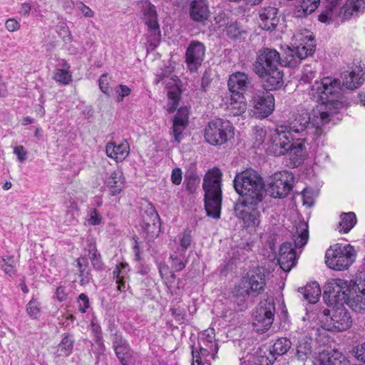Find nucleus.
Segmentation results:
<instances>
[{
	"label": "nucleus",
	"mask_w": 365,
	"mask_h": 365,
	"mask_svg": "<svg viewBox=\"0 0 365 365\" xmlns=\"http://www.w3.org/2000/svg\"><path fill=\"white\" fill-rule=\"evenodd\" d=\"M262 202H256L255 205L250 204L245 200H237L233 211L235 216L242 221L245 227H257L260 224L261 214L259 205Z\"/></svg>",
	"instance_id": "2eb2a0df"
},
{
	"label": "nucleus",
	"mask_w": 365,
	"mask_h": 365,
	"mask_svg": "<svg viewBox=\"0 0 365 365\" xmlns=\"http://www.w3.org/2000/svg\"><path fill=\"white\" fill-rule=\"evenodd\" d=\"M349 294L350 289L345 280L332 279L324 285L323 298L331 305H341L346 302Z\"/></svg>",
	"instance_id": "dca6fc26"
},
{
	"label": "nucleus",
	"mask_w": 365,
	"mask_h": 365,
	"mask_svg": "<svg viewBox=\"0 0 365 365\" xmlns=\"http://www.w3.org/2000/svg\"><path fill=\"white\" fill-rule=\"evenodd\" d=\"M205 347L200 343L196 346L195 344L190 345L191 354L192 361L191 365H204L209 364L210 360L208 357L212 354V359H215V355L218 351V344H205Z\"/></svg>",
	"instance_id": "412c9836"
},
{
	"label": "nucleus",
	"mask_w": 365,
	"mask_h": 365,
	"mask_svg": "<svg viewBox=\"0 0 365 365\" xmlns=\"http://www.w3.org/2000/svg\"><path fill=\"white\" fill-rule=\"evenodd\" d=\"M178 254L170 255L171 267L175 272H180L185 267V253L178 252Z\"/></svg>",
	"instance_id": "49530a36"
},
{
	"label": "nucleus",
	"mask_w": 365,
	"mask_h": 365,
	"mask_svg": "<svg viewBox=\"0 0 365 365\" xmlns=\"http://www.w3.org/2000/svg\"><path fill=\"white\" fill-rule=\"evenodd\" d=\"M204 136L209 144L215 146L221 145L233 138L234 127L228 120L216 118L206 125Z\"/></svg>",
	"instance_id": "9b49d317"
},
{
	"label": "nucleus",
	"mask_w": 365,
	"mask_h": 365,
	"mask_svg": "<svg viewBox=\"0 0 365 365\" xmlns=\"http://www.w3.org/2000/svg\"><path fill=\"white\" fill-rule=\"evenodd\" d=\"M76 262L78 267V275L81 277L80 284H88L92 279L88 258L85 256H81Z\"/></svg>",
	"instance_id": "f704fd0d"
},
{
	"label": "nucleus",
	"mask_w": 365,
	"mask_h": 365,
	"mask_svg": "<svg viewBox=\"0 0 365 365\" xmlns=\"http://www.w3.org/2000/svg\"><path fill=\"white\" fill-rule=\"evenodd\" d=\"M141 12L143 21L146 26L159 24L155 6L150 1H145L142 3Z\"/></svg>",
	"instance_id": "72a5a7b5"
},
{
	"label": "nucleus",
	"mask_w": 365,
	"mask_h": 365,
	"mask_svg": "<svg viewBox=\"0 0 365 365\" xmlns=\"http://www.w3.org/2000/svg\"><path fill=\"white\" fill-rule=\"evenodd\" d=\"M315 110L316 109L313 110L312 118H311L307 110H302L293 115V119H290L288 125H282L283 128L291 135H297L299 138H295L297 141L300 140L307 143L309 140L316 141L322 134V127L328 123H316L318 122L315 120L317 119Z\"/></svg>",
	"instance_id": "20e7f679"
},
{
	"label": "nucleus",
	"mask_w": 365,
	"mask_h": 365,
	"mask_svg": "<svg viewBox=\"0 0 365 365\" xmlns=\"http://www.w3.org/2000/svg\"><path fill=\"white\" fill-rule=\"evenodd\" d=\"M124 179L120 171H113L106 180L105 185L108 188L111 195L119 194L123 188Z\"/></svg>",
	"instance_id": "2f4dec72"
},
{
	"label": "nucleus",
	"mask_w": 365,
	"mask_h": 365,
	"mask_svg": "<svg viewBox=\"0 0 365 365\" xmlns=\"http://www.w3.org/2000/svg\"><path fill=\"white\" fill-rule=\"evenodd\" d=\"M109 80L110 78L107 74L101 75L98 80V85L101 91L108 96H110Z\"/></svg>",
	"instance_id": "4d7b16f0"
},
{
	"label": "nucleus",
	"mask_w": 365,
	"mask_h": 365,
	"mask_svg": "<svg viewBox=\"0 0 365 365\" xmlns=\"http://www.w3.org/2000/svg\"><path fill=\"white\" fill-rule=\"evenodd\" d=\"M356 252L350 245L336 244L326 252L327 265L334 270L341 271L348 269L355 261Z\"/></svg>",
	"instance_id": "9d476101"
},
{
	"label": "nucleus",
	"mask_w": 365,
	"mask_h": 365,
	"mask_svg": "<svg viewBox=\"0 0 365 365\" xmlns=\"http://www.w3.org/2000/svg\"><path fill=\"white\" fill-rule=\"evenodd\" d=\"M291 148L289 150L288 154L298 156L299 155L303 149L304 148V144L302 142H290Z\"/></svg>",
	"instance_id": "bf43d9fd"
},
{
	"label": "nucleus",
	"mask_w": 365,
	"mask_h": 365,
	"mask_svg": "<svg viewBox=\"0 0 365 365\" xmlns=\"http://www.w3.org/2000/svg\"><path fill=\"white\" fill-rule=\"evenodd\" d=\"M293 230V243L284 242L279 250L278 262L284 272H289L296 264L295 249L305 246L309 239L308 224L304 221H300Z\"/></svg>",
	"instance_id": "0eeeda50"
},
{
	"label": "nucleus",
	"mask_w": 365,
	"mask_h": 365,
	"mask_svg": "<svg viewBox=\"0 0 365 365\" xmlns=\"http://www.w3.org/2000/svg\"><path fill=\"white\" fill-rule=\"evenodd\" d=\"M128 271V264L127 263H120L113 269L112 274L115 280L120 279L123 274H125Z\"/></svg>",
	"instance_id": "13d9d810"
},
{
	"label": "nucleus",
	"mask_w": 365,
	"mask_h": 365,
	"mask_svg": "<svg viewBox=\"0 0 365 365\" xmlns=\"http://www.w3.org/2000/svg\"><path fill=\"white\" fill-rule=\"evenodd\" d=\"M318 318L322 327L328 331H345L352 324V318L344 304L334 305L331 311L324 309L318 314Z\"/></svg>",
	"instance_id": "1a4fd4ad"
},
{
	"label": "nucleus",
	"mask_w": 365,
	"mask_h": 365,
	"mask_svg": "<svg viewBox=\"0 0 365 365\" xmlns=\"http://www.w3.org/2000/svg\"><path fill=\"white\" fill-rule=\"evenodd\" d=\"M233 186L240 195L237 200L255 205L262 202L264 195V185L261 176L255 170L250 169L236 174L233 180Z\"/></svg>",
	"instance_id": "7ed1b4c3"
},
{
	"label": "nucleus",
	"mask_w": 365,
	"mask_h": 365,
	"mask_svg": "<svg viewBox=\"0 0 365 365\" xmlns=\"http://www.w3.org/2000/svg\"><path fill=\"white\" fill-rule=\"evenodd\" d=\"M78 210L76 205H71L63 216V224L66 226L75 225L78 222Z\"/></svg>",
	"instance_id": "c03bdc74"
},
{
	"label": "nucleus",
	"mask_w": 365,
	"mask_h": 365,
	"mask_svg": "<svg viewBox=\"0 0 365 365\" xmlns=\"http://www.w3.org/2000/svg\"><path fill=\"white\" fill-rule=\"evenodd\" d=\"M320 2L321 12L318 20L326 24H329L338 19L344 21L358 16L363 12V6H365L363 0H347L342 6L341 0H322Z\"/></svg>",
	"instance_id": "39448f33"
},
{
	"label": "nucleus",
	"mask_w": 365,
	"mask_h": 365,
	"mask_svg": "<svg viewBox=\"0 0 365 365\" xmlns=\"http://www.w3.org/2000/svg\"><path fill=\"white\" fill-rule=\"evenodd\" d=\"M1 269L6 274L13 277L16 274L14 259L13 256H4L0 262Z\"/></svg>",
	"instance_id": "a18cd8bd"
},
{
	"label": "nucleus",
	"mask_w": 365,
	"mask_h": 365,
	"mask_svg": "<svg viewBox=\"0 0 365 365\" xmlns=\"http://www.w3.org/2000/svg\"><path fill=\"white\" fill-rule=\"evenodd\" d=\"M112 342L115 353L125 351V349H128V348L130 347L128 341L124 339L120 331H115L114 334H112Z\"/></svg>",
	"instance_id": "37998d69"
},
{
	"label": "nucleus",
	"mask_w": 365,
	"mask_h": 365,
	"mask_svg": "<svg viewBox=\"0 0 365 365\" xmlns=\"http://www.w3.org/2000/svg\"><path fill=\"white\" fill-rule=\"evenodd\" d=\"M226 105L230 114L234 116L242 115L245 112L247 108L244 95L237 93H232Z\"/></svg>",
	"instance_id": "c85d7f7f"
},
{
	"label": "nucleus",
	"mask_w": 365,
	"mask_h": 365,
	"mask_svg": "<svg viewBox=\"0 0 365 365\" xmlns=\"http://www.w3.org/2000/svg\"><path fill=\"white\" fill-rule=\"evenodd\" d=\"M294 46L288 48L286 53V65L296 67L302 60L312 56L316 51V40L314 34L306 29L297 31L294 35Z\"/></svg>",
	"instance_id": "6e6552de"
},
{
	"label": "nucleus",
	"mask_w": 365,
	"mask_h": 365,
	"mask_svg": "<svg viewBox=\"0 0 365 365\" xmlns=\"http://www.w3.org/2000/svg\"><path fill=\"white\" fill-rule=\"evenodd\" d=\"M277 357L272 354L269 353V356L263 355L258 358L259 365H272Z\"/></svg>",
	"instance_id": "0e129e2a"
},
{
	"label": "nucleus",
	"mask_w": 365,
	"mask_h": 365,
	"mask_svg": "<svg viewBox=\"0 0 365 365\" xmlns=\"http://www.w3.org/2000/svg\"><path fill=\"white\" fill-rule=\"evenodd\" d=\"M75 339L73 334L64 333L60 343L56 346V350L53 353L55 358L68 357L73 350Z\"/></svg>",
	"instance_id": "bb28decb"
},
{
	"label": "nucleus",
	"mask_w": 365,
	"mask_h": 365,
	"mask_svg": "<svg viewBox=\"0 0 365 365\" xmlns=\"http://www.w3.org/2000/svg\"><path fill=\"white\" fill-rule=\"evenodd\" d=\"M262 88L252 91L250 105L253 107L254 115L264 118L271 115L274 109V96L262 85Z\"/></svg>",
	"instance_id": "ddd939ff"
},
{
	"label": "nucleus",
	"mask_w": 365,
	"mask_h": 365,
	"mask_svg": "<svg viewBox=\"0 0 365 365\" xmlns=\"http://www.w3.org/2000/svg\"><path fill=\"white\" fill-rule=\"evenodd\" d=\"M190 230H185L179 234L178 237L180 242V247H178V252L185 253L193 242V237Z\"/></svg>",
	"instance_id": "79ce46f5"
},
{
	"label": "nucleus",
	"mask_w": 365,
	"mask_h": 365,
	"mask_svg": "<svg viewBox=\"0 0 365 365\" xmlns=\"http://www.w3.org/2000/svg\"><path fill=\"white\" fill-rule=\"evenodd\" d=\"M294 177L287 170L274 173L268 180L267 190L271 197L284 198L289 193L293 187Z\"/></svg>",
	"instance_id": "4468645a"
},
{
	"label": "nucleus",
	"mask_w": 365,
	"mask_h": 365,
	"mask_svg": "<svg viewBox=\"0 0 365 365\" xmlns=\"http://www.w3.org/2000/svg\"><path fill=\"white\" fill-rule=\"evenodd\" d=\"M343 86L346 89H356L365 81V60L354 63L351 71L342 74Z\"/></svg>",
	"instance_id": "aec40b11"
},
{
	"label": "nucleus",
	"mask_w": 365,
	"mask_h": 365,
	"mask_svg": "<svg viewBox=\"0 0 365 365\" xmlns=\"http://www.w3.org/2000/svg\"><path fill=\"white\" fill-rule=\"evenodd\" d=\"M266 130L263 128H257L255 133V145L259 146L264 141L266 137Z\"/></svg>",
	"instance_id": "774afa93"
},
{
	"label": "nucleus",
	"mask_w": 365,
	"mask_h": 365,
	"mask_svg": "<svg viewBox=\"0 0 365 365\" xmlns=\"http://www.w3.org/2000/svg\"><path fill=\"white\" fill-rule=\"evenodd\" d=\"M266 284L265 274L259 269L255 270L249 277L248 285L250 293L257 296L264 290Z\"/></svg>",
	"instance_id": "cd10ccee"
},
{
	"label": "nucleus",
	"mask_w": 365,
	"mask_h": 365,
	"mask_svg": "<svg viewBox=\"0 0 365 365\" xmlns=\"http://www.w3.org/2000/svg\"><path fill=\"white\" fill-rule=\"evenodd\" d=\"M128 272L125 274H123V276L116 280V284H118L117 288L118 290L120 292H125L126 289L129 287L128 284Z\"/></svg>",
	"instance_id": "e2e57ef3"
},
{
	"label": "nucleus",
	"mask_w": 365,
	"mask_h": 365,
	"mask_svg": "<svg viewBox=\"0 0 365 365\" xmlns=\"http://www.w3.org/2000/svg\"><path fill=\"white\" fill-rule=\"evenodd\" d=\"M190 19L195 22L202 23L210 16L208 4L206 0H192L190 3Z\"/></svg>",
	"instance_id": "393cba45"
},
{
	"label": "nucleus",
	"mask_w": 365,
	"mask_h": 365,
	"mask_svg": "<svg viewBox=\"0 0 365 365\" xmlns=\"http://www.w3.org/2000/svg\"><path fill=\"white\" fill-rule=\"evenodd\" d=\"M318 361L319 365H350L346 357L336 351L331 354L324 352L320 354Z\"/></svg>",
	"instance_id": "7c9ffc66"
},
{
	"label": "nucleus",
	"mask_w": 365,
	"mask_h": 365,
	"mask_svg": "<svg viewBox=\"0 0 365 365\" xmlns=\"http://www.w3.org/2000/svg\"><path fill=\"white\" fill-rule=\"evenodd\" d=\"M200 179L196 174H190L185 178L184 183L186 185V189L190 192L193 193L197 190Z\"/></svg>",
	"instance_id": "09e8293b"
},
{
	"label": "nucleus",
	"mask_w": 365,
	"mask_h": 365,
	"mask_svg": "<svg viewBox=\"0 0 365 365\" xmlns=\"http://www.w3.org/2000/svg\"><path fill=\"white\" fill-rule=\"evenodd\" d=\"M299 292L303 295L304 299L309 303L314 304L317 302L321 295V289L319 284L314 282L307 284L304 287H300Z\"/></svg>",
	"instance_id": "473e14b6"
},
{
	"label": "nucleus",
	"mask_w": 365,
	"mask_h": 365,
	"mask_svg": "<svg viewBox=\"0 0 365 365\" xmlns=\"http://www.w3.org/2000/svg\"><path fill=\"white\" fill-rule=\"evenodd\" d=\"M130 146L126 140L119 144L114 142H108L106 147L107 155L116 161H123L129 154Z\"/></svg>",
	"instance_id": "a878e982"
},
{
	"label": "nucleus",
	"mask_w": 365,
	"mask_h": 365,
	"mask_svg": "<svg viewBox=\"0 0 365 365\" xmlns=\"http://www.w3.org/2000/svg\"><path fill=\"white\" fill-rule=\"evenodd\" d=\"M250 294V293L248 289H239L237 292V304L240 307L242 306V307H244L246 299H247V297H249Z\"/></svg>",
	"instance_id": "69168bd1"
},
{
	"label": "nucleus",
	"mask_w": 365,
	"mask_h": 365,
	"mask_svg": "<svg viewBox=\"0 0 365 365\" xmlns=\"http://www.w3.org/2000/svg\"><path fill=\"white\" fill-rule=\"evenodd\" d=\"M77 302L78 303L79 312L81 313H86V310L90 307V301L88 296L84 293H81L78 296Z\"/></svg>",
	"instance_id": "5fc2aeb1"
},
{
	"label": "nucleus",
	"mask_w": 365,
	"mask_h": 365,
	"mask_svg": "<svg viewBox=\"0 0 365 365\" xmlns=\"http://www.w3.org/2000/svg\"><path fill=\"white\" fill-rule=\"evenodd\" d=\"M222 173L217 168L210 169L204 176L205 209L207 215L215 219L220 217L222 205Z\"/></svg>",
	"instance_id": "423d86ee"
},
{
	"label": "nucleus",
	"mask_w": 365,
	"mask_h": 365,
	"mask_svg": "<svg viewBox=\"0 0 365 365\" xmlns=\"http://www.w3.org/2000/svg\"><path fill=\"white\" fill-rule=\"evenodd\" d=\"M312 339L307 336L300 338L296 346V357L298 360L304 361L312 353Z\"/></svg>",
	"instance_id": "c756f323"
},
{
	"label": "nucleus",
	"mask_w": 365,
	"mask_h": 365,
	"mask_svg": "<svg viewBox=\"0 0 365 365\" xmlns=\"http://www.w3.org/2000/svg\"><path fill=\"white\" fill-rule=\"evenodd\" d=\"M286 65L280 53L274 48H262L259 50L253 71L262 80L264 88L268 90H278L284 85V73L281 68Z\"/></svg>",
	"instance_id": "f03ea898"
},
{
	"label": "nucleus",
	"mask_w": 365,
	"mask_h": 365,
	"mask_svg": "<svg viewBox=\"0 0 365 365\" xmlns=\"http://www.w3.org/2000/svg\"><path fill=\"white\" fill-rule=\"evenodd\" d=\"M61 66L63 68H56L53 79L62 85H68L72 81V76L69 71L70 66L63 60Z\"/></svg>",
	"instance_id": "e433bc0d"
},
{
	"label": "nucleus",
	"mask_w": 365,
	"mask_h": 365,
	"mask_svg": "<svg viewBox=\"0 0 365 365\" xmlns=\"http://www.w3.org/2000/svg\"><path fill=\"white\" fill-rule=\"evenodd\" d=\"M356 217L354 212H342L340 215L339 230L340 232L348 233L356 225Z\"/></svg>",
	"instance_id": "c9c22d12"
},
{
	"label": "nucleus",
	"mask_w": 365,
	"mask_h": 365,
	"mask_svg": "<svg viewBox=\"0 0 365 365\" xmlns=\"http://www.w3.org/2000/svg\"><path fill=\"white\" fill-rule=\"evenodd\" d=\"M317 94V99L322 101L315 110L317 123H329L334 115L344 107L343 102L338 100L341 86L339 79L326 77L321 81H316L312 88V95Z\"/></svg>",
	"instance_id": "f257e3e1"
},
{
	"label": "nucleus",
	"mask_w": 365,
	"mask_h": 365,
	"mask_svg": "<svg viewBox=\"0 0 365 365\" xmlns=\"http://www.w3.org/2000/svg\"><path fill=\"white\" fill-rule=\"evenodd\" d=\"M228 87L231 93L243 95L252 88V81L243 72L232 73L228 80Z\"/></svg>",
	"instance_id": "4be33fe9"
},
{
	"label": "nucleus",
	"mask_w": 365,
	"mask_h": 365,
	"mask_svg": "<svg viewBox=\"0 0 365 365\" xmlns=\"http://www.w3.org/2000/svg\"><path fill=\"white\" fill-rule=\"evenodd\" d=\"M86 220L89 225H99L102 223L103 217L96 208H92L89 210Z\"/></svg>",
	"instance_id": "3c124183"
},
{
	"label": "nucleus",
	"mask_w": 365,
	"mask_h": 365,
	"mask_svg": "<svg viewBox=\"0 0 365 365\" xmlns=\"http://www.w3.org/2000/svg\"><path fill=\"white\" fill-rule=\"evenodd\" d=\"M130 92L131 90L127 86L120 85L118 88L116 90V93H118L116 101L118 102L123 101L124 97L128 96L130 94Z\"/></svg>",
	"instance_id": "052dcab7"
},
{
	"label": "nucleus",
	"mask_w": 365,
	"mask_h": 365,
	"mask_svg": "<svg viewBox=\"0 0 365 365\" xmlns=\"http://www.w3.org/2000/svg\"><path fill=\"white\" fill-rule=\"evenodd\" d=\"M292 342L287 337L278 338L272 348L269 349L270 353H272L277 358L279 356L285 354L291 348Z\"/></svg>",
	"instance_id": "4c0bfd02"
},
{
	"label": "nucleus",
	"mask_w": 365,
	"mask_h": 365,
	"mask_svg": "<svg viewBox=\"0 0 365 365\" xmlns=\"http://www.w3.org/2000/svg\"><path fill=\"white\" fill-rule=\"evenodd\" d=\"M278 10L275 7L267 6L259 12V26L267 31H273L279 24Z\"/></svg>",
	"instance_id": "b1692460"
},
{
	"label": "nucleus",
	"mask_w": 365,
	"mask_h": 365,
	"mask_svg": "<svg viewBox=\"0 0 365 365\" xmlns=\"http://www.w3.org/2000/svg\"><path fill=\"white\" fill-rule=\"evenodd\" d=\"M345 303L350 307L355 312H359L363 309L365 306V303L363 302V298L361 296L356 295L354 297H350L348 295V299Z\"/></svg>",
	"instance_id": "8fccbe9b"
},
{
	"label": "nucleus",
	"mask_w": 365,
	"mask_h": 365,
	"mask_svg": "<svg viewBox=\"0 0 365 365\" xmlns=\"http://www.w3.org/2000/svg\"><path fill=\"white\" fill-rule=\"evenodd\" d=\"M275 304L272 297L262 300L253 313V327L257 333H264L272 326L275 314Z\"/></svg>",
	"instance_id": "f8f14e48"
},
{
	"label": "nucleus",
	"mask_w": 365,
	"mask_h": 365,
	"mask_svg": "<svg viewBox=\"0 0 365 365\" xmlns=\"http://www.w3.org/2000/svg\"><path fill=\"white\" fill-rule=\"evenodd\" d=\"M188 124V110L187 108L178 109L173 120V135L174 140L180 143L183 138V131Z\"/></svg>",
	"instance_id": "5701e85b"
},
{
	"label": "nucleus",
	"mask_w": 365,
	"mask_h": 365,
	"mask_svg": "<svg viewBox=\"0 0 365 365\" xmlns=\"http://www.w3.org/2000/svg\"><path fill=\"white\" fill-rule=\"evenodd\" d=\"M296 136L291 135L283 126L278 127L271 135L268 147L269 153L274 156L288 154L291 148L290 142L294 141Z\"/></svg>",
	"instance_id": "f3484780"
},
{
	"label": "nucleus",
	"mask_w": 365,
	"mask_h": 365,
	"mask_svg": "<svg viewBox=\"0 0 365 365\" xmlns=\"http://www.w3.org/2000/svg\"><path fill=\"white\" fill-rule=\"evenodd\" d=\"M317 76L316 63L306 64L303 66L299 78L300 83H310Z\"/></svg>",
	"instance_id": "a19ab883"
},
{
	"label": "nucleus",
	"mask_w": 365,
	"mask_h": 365,
	"mask_svg": "<svg viewBox=\"0 0 365 365\" xmlns=\"http://www.w3.org/2000/svg\"><path fill=\"white\" fill-rule=\"evenodd\" d=\"M171 314L175 317V320L180 324L184 323L186 320V314L184 309L180 306H174L170 308Z\"/></svg>",
	"instance_id": "864d4df0"
},
{
	"label": "nucleus",
	"mask_w": 365,
	"mask_h": 365,
	"mask_svg": "<svg viewBox=\"0 0 365 365\" xmlns=\"http://www.w3.org/2000/svg\"><path fill=\"white\" fill-rule=\"evenodd\" d=\"M140 227L148 241L156 238L160 232V219L153 205H150L142 216Z\"/></svg>",
	"instance_id": "a211bd4d"
},
{
	"label": "nucleus",
	"mask_w": 365,
	"mask_h": 365,
	"mask_svg": "<svg viewBox=\"0 0 365 365\" xmlns=\"http://www.w3.org/2000/svg\"><path fill=\"white\" fill-rule=\"evenodd\" d=\"M93 341V346L96 349L95 352L98 355L103 354L105 351V345L103 336L94 337Z\"/></svg>",
	"instance_id": "338daca9"
},
{
	"label": "nucleus",
	"mask_w": 365,
	"mask_h": 365,
	"mask_svg": "<svg viewBox=\"0 0 365 365\" xmlns=\"http://www.w3.org/2000/svg\"><path fill=\"white\" fill-rule=\"evenodd\" d=\"M14 153L17 156L18 160L24 162L27 158V151L23 145H17L14 148Z\"/></svg>",
	"instance_id": "680f3d73"
},
{
	"label": "nucleus",
	"mask_w": 365,
	"mask_h": 365,
	"mask_svg": "<svg viewBox=\"0 0 365 365\" xmlns=\"http://www.w3.org/2000/svg\"><path fill=\"white\" fill-rule=\"evenodd\" d=\"M40 304L34 298H32L26 304V312L32 319H37L40 314Z\"/></svg>",
	"instance_id": "de8ad7c7"
},
{
	"label": "nucleus",
	"mask_w": 365,
	"mask_h": 365,
	"mask_svg": "<svg viewBox=\"0 0 365 365\" xmlns=\"http://www.w3.org/2000/svg\"><path fill=\"white\" fill-rule=\"evenodd\" d=\"M225 32L230 38L235 39L240 36L242 29L237 22H234L226 26Z\"/></svg>",
	"instance_id": "603ef678"
},
{
	"label": "nucleus",
	"mask_w": 365,
	"mask_h": 365,
	"mask_svg": "<svg viewBox=\"0 0 365 365\" xmlns=\"http://www.w3.org/2000/svg\"><path fill=\"white\" fill-rule=\"evenodd\" d=\"M148 26V42L153 48L157 47L161 41L160 25H149Z\"/></svg>",
	"instance_id": "58836bf2"
},
{
	"label": "nucleus",
	"mask_w": 365,
	"mask_h": 365,
	"mask_svg": "<svg viewBox=\"0 0 365 365\" xmlns=\"http://www.w3.org/2000/svg\"><path fill=\"white\" fill-rule=\"evenodd\" d=\"M115 354L120 365H135V354L130 346L128 349H125V351H120Z\"/></svg>",
	"instance_id": "ea45409f"
},
{
	"label": "nucleus",
	"mask_w": 365,
	"mask_h": 365,
	"mask_svg": "<svg viewBox=\"0 0 365 365\" xmlns=\"http://www.w3.org/2000/svg\"><path fill=\"white\" fill-rule=\"evenodd\" d=\"M205 53V45L198 41H192L185 52V63L192 73L197 72L204 61Z\"/></svg>",
	"instance_id": "6ab92c4d"
},
{
	"label": "nucleus",
	"mask_w": 365,
	"mask_h": 365,
	"mask_svg": "<svg viewBox=\"0 0 365 365\" xmlns=\"http://www.w3.org/2000/svg\"><path fill=\"white\" fill-rule=\"evenodd\" d=\"M70 292V288L61 285L57 287L55 294L59 302H64L68 299Z\"/></svg>",
	"instance_id": "6e6d98bb"
}]
</instances>
